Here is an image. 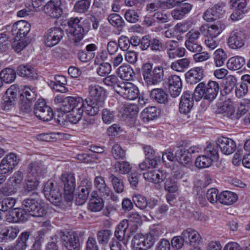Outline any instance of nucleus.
Returning a JSON list of instances; mask_svg holds the SVG:
<instances>
[{
	"instance_id": "nucleus-1",
	"label": "nucleus",
	"mask_w": 250,
	"mask_h": 250,
	"mask_svg": "<svg viewBox=\"0 0 250 250\" xmlns=\"http://www.w3.org/2000/svg\"><path fill=\"white\" fill-rule=\"evenodd\" d=\"M89 97L84 101L86 106V114L95 115L100 109L103 107L104 104L105 91L104 88L97 84L91 85L88 87Z\"/></svg>"
},
{
	"instance_id": "nucleus-2",
	"label": "nucleus",
	"mask_w": 250,
	"mask_h": 250,
	"mask_svg": "<svg viewBox=\"0 0 250 250\" xmlns=\"http://www.w3.org/2000/svg\"><path fill=\"white\" fill-rule=\"evenodd\" d=\"M65 101L67 104L62 110L64 112H69L68 116L69 121L76 124L81 119L83 112L86 113V105L83 99L80 97H67Z\"/></svg>"
},
{
	"instance_id": "nucleus-3",
	"label": "nucleus",
	"mask_w": 250,
	"mask_h": 250,
	"mask_svg": "<svg viewBox=\"0 0 250 250\" xmlns=\"http://www.w3.org/2000/svg\"><path fill=\"white\" fill-rule=\"evenodd\" d=\"M83 20L82 18L79 19L78 17H71L67 22L68 26V35L75 43L83 40L90 27L88 21Z\"/></svg>"
},
{
	"instance_id": "nucleus-4",
	"label": "nucleus",
	"mask_w": 250,
	"mask_h": 250,
	"mask_svg": "<svg viewBox=\"0 0 250 250\" xmlns=\"http://www.w3.org/2000/svg\"><path fill=\"white\" fill-rule=\"evenodd\" d=\"M141 73L147 85L157 84L163 81L164 77L163 67L157 65L153 68V64L150 62L143 64Z\"/></svg>"
},
{
	"instance_id": "nucleus-5",
	"label": "nucleus",
	"mask_w": 250,
	"mask_h": 250,
	"mask_svg": "<svg viewBox=\"0 0 250 250\" xmlns=\"http://www.w3.org/2000/svg\"><path fill=\"white\" fill-rule=\"evenodd\" d=\"M219 90V84L215 81H209L207 84L200 83L194 90V99L199 101L203 98L211 102L216 98Z\"/></svg>"
},
{
	"instance_id": "nucleus-6",
	"label": "nucleus",
	"mask_w": 250,
	"mask_h": 250,
	"mask_svg": "<svg viewBox=\"0 0 250 250\" xmlns=\"http://www.w3.org/2000/svg\"><path fill=\"white\" fill-rule=\"evenodd\" d=\"M64 36V31L55 26L47 29L42 37V42L47 47H52L59 43Z\"/></svg>"
},
{
	"instance_id": "nucleus-7",
	"label": "nucleus",
	"mask_w": 250,
	"mask_h": 250,
	"mask_svg": "<svg viewBox=\"0 0 250 250\" xmlns=\"http://www.w3.org/2000/svg\"><path fill=\"white\" fill-rule=\"evenodd\" d=\"M22 207L29 216L42 217L47 213L45 206L35 199H24L22 202Z\"/></svg>"
},
{
	"instance_id": "nucleus-8",
	"label": "nucleus",
	"mask_w": 250,
	"mask_h": 250,
	"mask_svg": "<svg viewBox=\"0 0 250 250\" xmlns=\"http://www.w3.org/2000/svg\"><path fill=\"white\" fill-rule=\"evenodd\" d=\"M44 194L46 198L52 204L58 206L62 200V193L55 182L47 181L43 188Z\"/></svg>"
},
{
	"instance_id": "nucleus-9",
	"label": "nucleus",
	"mask_w": 250,
	"mask_h": 250,
	"mask_svg": "<svg viewBox=\"0 0 250 250\" xmlns=\"http://www.w3.org/2000/svg\"><path fill=\"white\" fill-rule=\"evenodd\" d=\"M94 184L101 196L104 198L110 199L115 202L119 201L118 196L114 193L111 188L106 185L103 177L96 176L94 180Z\"/></svg>"
},
{
	"instance_id": "nucleus-10",
	"label": "nucleus",
	"mask_w": 250,
	"mask_h": 250,
	"mask_svg": "<svg viewBox=\"0 0 250 250\" xmlns=\"http://www.w3.org/2000/svg\"><path fill=\"white\" fill-rule=\"evenodd\" d=\"M61 179L64 185V197L67 202H70L73 199L76 186L74 175L71 173H64L62 174Z\"/></svg>"
},
{
	"instance_id": "nucleus-11",
	"label": "nucleus",
	"mask_w": 250,
	"mask_h": 250,
	"mask_svg": "<svg viewBox=\"0 0 250 250\" xmlns=\"http://www.w3.org/2000/svg\"><path fill=\"white\" fill-rule=\"evenodd\" d=\"M61 240L67 250H79L80 241L78 235L74 231L61 232Z\"/></svg>"
},
{
	"instance_id": "nucleus-12",
	"label": "nucleus",
	"mask_w": 250,
	"mask_h": 250,
	"mask_svg": "<svg viewBox=\"0 0 250 250\" xmlns=\"http://www.w3.org/2000/svg\"><path fill=\"white\" fill-rule=\"evenodd\" d=\"M92 188V182L87 179H83L78 187L76 193V202L78 205L84 204L87 200L90 191Z\"/></svg>"
},
{
	"instance_id": "nucleus-13",
	"label": "nucleus",
	"mask_w": 250,
	"mask_h": 250,
	"mask_svg": "<svg viewBox=\"0 0 250 250\" xmlns=\"http://www.w3.org/2000/svg\"><path fill=\"white\" fill-rule=\"evenodd\" d=\"M19 160L15 153H10L6 155L0 163V174L4 175L12 173L18 165Z\"/></svg>"
},
{
	"instance_id": "nucleus-14",
	"label": "nucleus",
	"mask_w": 250,
	"mask_h": 250,
	"mask_svg": "<svg viewBox=\"0 0 250 250\" xmlns=\"http://www.w3.org/2000/svg\"><path fill=\"white\" fill-rule=\"evenodd\" d=\"M225 13V3L219 2L208 9L204 12L203 18L207 21L210 22L222 18Z\"/></svg>"
},
{
	"instance_id": "nucleus-15",
	"label": "nucleus",
	"mask_w": 250,
	"mask_h": 250,
	"mask_svg": "<svg viewBox=\"0 0 250 250\" xmlns=\"http://www.w3.org/2000/svg\"><path fill=\"white\" fill-rule=\"evenodd\" d=\"M230 7L233 10L230 19L236 21L242 19L247 13V2L246 0H230Z\"/></svg>"
},
{
	"instance_id": "nucleus-16",
	"label": "nucleus",
	"mask_w": 250,
	"mask_h": 250,
	"mask_svg": "<svg viewBox=\"0 0 250 250\" xmlns=\"http://www.w3.org/2000/svg\"><path fill=\"white\" fill-rule=\"evenodd\" d=\"M61 5V0H50L44 6L43 11L52 19H59L63 13Z\"/></svg>"
},
{
	"instance_id": "nucleus-17",
	"label": "nucleus",
	"mask_w": 250,
	"mask_h": 250,
	"mask_svg": "<svg viewBox=\"0 0 250 250\" xmlns=\"http://www.w3.org/2000/svg\"><path fill=\"white\" fill-rule=\"evenodd\" d=\"M30 24L25 21H19L12 26L11 33L16 40L27 39L26 36L30 30Z\"/></svg>"
},
{
	"instance_id": "nucleus-18",
	"label": "nucleus",
	"mask_w": 250,
	"mask_h": 250,
	"mask_svg": "<svg viewBox=\"0 0 250 250\" xmlns=\"http://www.w3.org/2000/svg\"><path fill=\"white\" fill-rule=\"evenodd\" d=\"M194 95L191 92L188 91L184 92L180 100L179 104V111L180 113L187 114H188L194 105Z\"/></svg>"
},
{
	"instance_id": "nucleus-19",
	"label": "nucleus",
	"mask_w": 250,
	"mask_h": 250,
	"mask_svg": "<svg viewBox=\"0 0 250 250\" xmlns=\"http://www.w3.org/2000/svg\"><path fill=\"white\" fill-rule=\"evenodd\" d=\"M119 92L125 99L129 100H134L138 97L139 90L137 86L132 83H122L120 86Z\"/></svg>"
},
{
	"instance_id": "nucleus-20",
	"label": "nucleus",
	"mask_w": 250,
	"mask_h": 250,
	"mask_svg": "<svg viewBox=\"0 0 250 250\" xmlns=\"http://www.w3.org/2000/svg\"><path fill=\"white\" fill-rule=\"evenodd\" d=\"M245 39L244 32L241 30H235L230 33L228 44L232 49L240 48L244 45Z\"/></svg>"
},
{
	"instance_id": "nucleus-21",
	"label": "nucleus",
	"mask_w": 250,
	"mask_h": 250,
	"mask_svg": "<svg viewBox=\"0 0 250 250\" xmlns=\"http://www.w3.org/2000/svg\"><path fill=\"white\" fill-rule=\"evenodd\" d=\"M216 144L221 152L226 155H229L234 152L236 148L235 142L231 139L222 137L219 138Z\"/></svg>"
},
{
	"instance_id": "nucleus-22",
	"label": "nucleus",
	"mask_w": 250,
	"mask_h": 250,
	"mask_svg": "<svg viewBox=\"0 0 250 250\" xmlns=\"http://www.w3.org/2000/svg\"><path fill=\"white\" fill-rule=\"evenodd\" d=\"M225 28V25L221 21L209 26H202L200 29L205 36L210 38H215L218 36Z\"/></svg>"
},
{
	"instance_id": "nucleus-23",
	"label": "nucleus",
	"mask_w": 250,
	"mask_h": 250,
	"mask_svg": "<svg viewBox=\"0 0 250 250\" xmlns=\"http://www.w3.org/2000/svg\"><path fill=\"white\" fill-rule=\"evenodd\" d=\"M168 90L171 97L176 98L179 95L182 91V83L180 77L176 75H172L168 77Z\"/></svg>"
},
{
	"instance_id": "nucleus-24",
	"label": "nucleus",
	"mask_w": 250,
	"mask_h": 250,
	"mask_svg": "<svg viewBox=\"0 0 250 250\" xmlns=\"http://www.w3.org/2000/svg\"><path fill=\"white\" fill-rule=\"evenodd\" d=\"M185 75L188 83L191 84H196L204 78V70L202 67H194L187 72Z\"/></svg>"
},
{
	"instance_id": "nucleus-25",
	"label": "nucleus",
	"mask_w": 250,
	"mask_h": 250,
	"mask_svg": "<svg viewBox=\"0 0 250 250\" xmlns=\"http://www.w3.org/2000/svg\"><path fill=\"white\" fill-rule=\"evenodd\" d=\"M18 89L14 85H11L3 96L2 106L4 110H9L14 105L17 98Z\"/></svg>"
},
{
	"instance_id": "nucleus-26",
	"label": "nucleus",
	"mask_w": 250,
	"mask_h": 250,
	"mask_svg": "<svg viewBox=\"0 0 250 250\" xmlns=\"http://www.w3.org/2000/svg\"><path fill=\"white\" fill-rule=\"evenodd\" d=\"M182 235L185 238L186 243L193 246L198 245L202 240L199 232L191 228L185 229L182 232Z\"/></svg>"
},
{
	"instance_id": "nucleus-27",
	"label": "nucleus",
	"mask_w": 250,
	"mask_h": 250,
	"mask_svg": "<svg viewBox=\"0 0 250 250\" xmlns=\"http://www.w3.org/2000/svg\"><path fill=\"white\" fill-rule=\"evenodd\" d=\"M193 5L189 3H181L171 11L172 17L175 20H182L189 13Z\"/></svg>"
},
{
	"instance_id": "nucleus-28",
	"label": "nucleus",
	"mask_w": 250,
	"mask_h": 250,
	"mask_svg": "<svg viewBox=\"0 0 250 250\" xmlns=\"http://www.w3.org/2000/svg\"><path fill=\"white\" fill-rule=\"evenodd\" d=\"M235 108L233 103L230 101H225L218 108V112L223 114L225 117H228L231 120H238L236 113H235Z\"/></svg>"
},
{
	"instance_id": "nucleus-29",
	"label": "nucleus",
	"mask_w": 250,
	"mask_h": 250,
	"mask_svg": "<svg viewBox=\"0 0 250 250\" xmlns=\"http://www.w3.org/2000/svg\"><path fill=\"white\" fill-rule=\"evenodd\" d=\"M26 211L22 208H14L8 215H6V220L11 223H17L21 221L28 219V214Z\"/></svg>"
},
{
	"instance_id": "nucleus-30",
	"label": "nucleus",
	"mask_w": 250,
	"mask_h": 250,
	"mask_svg": "<svg viewBox=\"0 0 250 250\" xmlns=\"http://www.w3.org/2000/svg\"><path fill=\"white\" fill-rule=\"evenodd\" d=\"M143 176L146 180L157 184L164 181L167 178V174L163 171L153 170L144 173Z\"/></svg>"
},
{
	"instance_id": "nucleus-31",
	"label": "nucleus",
	"mask_w": 250,
	"mask_h": 250,
	"mask_svg": "<svg viewBox=\"0 0 250 250\" xmlns=\"http://www.w3.org/2000/svg\"><path fill=\"white\" fill-rule=\"evenodd\" d=\"M20 231L18 227H8L0 231V242L14 240Z\"/></svg>"
},
{
	"instance_id": "nucleus-32",
	"label": "nucleus",
	"mask_w": 250,
	"mask_h": 250,
	"mask_svg": "<svg viewBox=\"0 0 250 250\" xmlns=\"http://www.w3.org/2000/svg\"><path fill=\"white\" fill-rule=\"evenodd\" d=\"M31 234V232L30 231L22 232L16 241L14 247H9V248L13 250H26L28 246L27 241Z\"/></svg>"
},
{
	"instance_id": "nucleus-33",
	"label": "nucleus",
	"mask_w": 250,
	"mask_h": 250,
	"mask_svg": "<svg viewBox=\"0 0 250 250\" xmlns=\"http://www.w3.org/2000/svg\"><path fill=\"white\" fill-rule=\"evenodd\" d=\"M29 175L39 179L45 173L46 167L41 162H34L29 165Z\"/></svg>"
},
{
	"instance_id": "nucleus-34",
	"label": "nucleus",
	"mask_w": 250,
	"mask_h": 250,
	"mask_svg": "<svg viewBox=\"0 0 250 250\" xmlns=\"http://www.w3.org/2000/svg\"><path fill=\"white\" fill-rule=\"evenodd\" d=\"M237 199V195L230 191H223L219 194V202L225 205H232L236 202Z\"/></svg>"
},
{
	"instance_id": "nucleus-35",
	"label": "nucleus",
	"mask_w": 250,
	"mask_h": 250,
	"mask_svg": "<svg viewBox=\"0 0 250 250\" xmlns=\"http://www.w3.org/2000/svg\"><path fill=\"white\" fill-rule=\"evenodd\" d=\"M104 207V201L99 197L97 192L93 191L91 193L90 203L89 204V209L94 212L100 211Z\"/></svg>"
},
{
	"instance_id": "nucleus-36",
	"label": "nucleus",
	"mask_w": 250,
	"mask_h": 250,
	"mask_svg": "<svg viewBox=\"0 0 250 250\" xmlns=\"http://www.w3.org/2000/svg\"><path fill=\"white\" fill-rule=\"evenodd\" d=\"M175 158L178 162L185 167H188L191 164L192 158L184 149H180L175 152Z\"/></svg>"
},
{
	"instance_id": "nucleus-37",
	"label": "nucleus",
	"mask_w": 250,
	"mask_h": 250,
	"mask_svg": "<svg viewBox=\"0 0 250 250\" xmlns=\"http://www.w3.org/2000/svg\"><path fill=\"white\" fill-rule=\"evenodd\" d=\"M118 73L120 77L125 81L133 79L135 73L132 68L128 64H123L118 69Z\"/></svg>"
},
{
	"instance_id": "nucleus-38",
	"label": "nucleus",
	"mask_w": 250,
	"mask_h": 250,
	"mask_svg": "<svg viewBox=\"0 0 250 250\" xmlns=\"http://www.w3.org/2000/svg\"><path fill=\"white\" fill-rule=\"evenodd\" d=\"M150 97L159 104H166L168 102V95L162 88H155L151 91Z\"/></svg>"
},
{
	"instance_id": "nucleus-39",
	"label": "nucleus",
	"mask_w": 250,
	"mask_h": 250,
	"mask_svg": "<svg viewBox=\"0 0 250 250\" xmlns=\"http://www.w3.org/2000/svg\"><path fill=\"white\" fill-rule=\"evenodd\" d=\"M36 88L32 86H25L20 93V99L34 102L37 98Z\"/></svg>"
},
{
	"instance_id": "nucleus-40",
	"label": "nucleus",
	"mask_w": 250,
	"mask_h": 250,
	"mask_svg": "<svg viewBox=\"0 0 250 250\" xmlns=\"http://www.w3.org/2000/svg\"><path fill=\"white\" fill-rule=\"evenodd\" d=\"M128 227V220H122L116 227L114 235L116 239L120 241H125V237L126 229Z\"/></svg>"
},
{
	"instance_id": "nucleus-41",
	"label": "nucleus",
	"mask_w": 250,
	"mask_h": 250,
	"mask_svg": "<svg viewBox=\"0 0 250 250\" xmlns=\"http://www.w3.org/2000/svg\"><path fill=\"white\" fill-rule=\"evenodd\" d=\"M18 74L29 80L35 77L36 73L32 67L29 65H21L17 68Z\"/></svg>"
},
{
	"instance_id": "nucleus-42",
	"label": "nucleus",
	"mask_w": 250,
	"mask_h": 250,
	"mask_svg": "<svg viewBox=\"0 0 250 250\" xmlns=\"http://www.w3.org/2000/svg\"><path fill=\"white\" fill-rule=\"evenodd\" d=\"M245 64V59L237 56L231 57L228 60L227 67L229 70H236L240 69Z\"/></svg>"
},
{
	"instance_id": "nucleus-43",
	"label": "nucleus",
	"mask_w": 250,
	"mask_h": 250,
	"mask_svg": "<svg viewBox=\"0 0 250 250\" xmlns=\"http://www.w3.org/2000/svg\"><path fill=\"white\" fill-rule=\"evenodd\" d=\"M159 112L156 107H146L141 113V116L144 122L153 120L158 117Z\"/></svg>"
},
{
	"instance_id": "nucleus-44",
	"label": "nucleus",
	"mask_w": 250,
	"mask_h": 250,
	"mask_svg": "<svg viewBox=\"0 0 250 250\" xmlns=\"http://www.w3.org/2000/svg\"><path fill=\"white\" fill-rule=\"evenodd\" d=\"M132 246L134 250H147L145 241L143 240V234L137 233L133 237L132 242Z\"/></svg>"
},
{
	"instance_id": "nucleus-45",
	"label": "nucleus",
	"mask_w": 250,
	"mask_h": 250,
	"mask_svg": "<svg viewBox=\"0 0 250 250\" xmlns=\"http://www.w3.org/2000/svg\"><path fill=\"white\" fill-rule=\"evenodd\" d=\"M0 76L3 82L11 83L16 78V73L15 70L12 68H6L0 71Z\"/></svg>"
},
{
	"instance_id": "nucleus-46",
	"label": "nucleus",
	"mask_w": 250,
	"mask_h": 250,
	"mask_svg": "<svg viewBox=\"0 0 250 250\" xmlns=\"http://www.w3.org/2000/svg\"><path fill=\"white\" fill-rule=\"evenodd\" d=\"M112 232L109 229H101L97 232L98 243L103 246L106 245L112 236Z\"/></svg>"
},
{
	"instance_id": "nucleus-47",
	"label": "nucleus",
	"mask_w": 250,
	"mask_h": 250,
	"mask_svg": "<svg viewBox=\"0 0 250 250\" xmlns=\"http://www.w3.org/2000/svg\"><path fill=\"white\" fill-rule=\"evenodd\" d=\"M91 3V0H80L77 1L74 6V10L80 14L88 12Z\"/></svg>"
},
{
	"instance_id": "nucleus-48",
	"label": "nucleus",
	"mask_w": 250,
	"mask_h": 250,
	"mask_svg": "<svg viewBox=\"0 0 250 250\" xmlns=\"http://www.w3.org/2000/svg\"><path fill=\"white\" fill-rule=\"evenodd\" d=\"M113 167L116 172L122 174L128 173L131 169L129 163L126 161L117 162L114 165Z\"/></svg>"
},
{
	"instance_id": "nucleus-49",
	"label": "nucleus",
	"mask_w": 250,
	"mask_h": 250,
	"mask_svg": "<svg viewBox=\"0 0 250 250\" xmlns=\"http://www.w3.org/2000/svg\"><path fill=\"white\" fill-rule=\"evenodd\" d=\"M218 147L217 144H209L205 149V155L209 157L212 161H217L219 158Z\"/></svg>"
},
{
	"instance_id": "nucleus-50",
	"label": "nucleus",
	"mask_w": 250,
	"mask_h": 250,
	"mask_svg": "<svg viewBox=\"0 0 250 250\" xmlns=\"http://www.w3.org/2000/svg\"><path fill=\"white\" fill-rule=\"evenodd\" d=\"M107 20L112 25L117 28H122L125 25V22L119 14L113 13L110 14Z\"/></svg>"
},
{
	"instance_id": "nucleus-51",
	"label": "nucleus",
	"mask_w": 250,
	"mask_h": 250,
	"mask_svg": "<svg viewBox=\"0 0 250 250\" xmlns=\"http://www.w3.org/2000/svg\"><path fill=\"white\" fill-rule=\"evenodd\" d=\"M190 64L189 59L187 58L180 59L171 63V67L175 71L182 72L185 69L188 68Z\"/></svg>"
},
{
	"instance_id": "nucleus-52",
	"label": "nucleus",
	"mask_w": 250,
	"mask_h": 250,
	"mask_svg": "<svg viewBox=\"0 0 250 250\" xmlns=\"http://www.w3.org/2000/svg\"><path fill=\"white\" fill-rule=\"evenodd\" d=\"M111 153L115 160H124L125 158V151L119 144H115L113 145Z\"/></svg>"
},
{
	"instance_id": "nucleus-53",
	"label": "nucleus",
	"mask_w": 250,
	"mask_h": 250,
	"mask_svg": "<svg viewBox=\"0 0 250 250\" xmlns=\"http://www.w3.org/2000/svg\"><path fill=\"white\" fill-rule=\"evenodd\" d=\"M109 179L111 181L114 190L118 193H122L124 189V186L122 180L113 174H109Z\"/></svg>"
},
{
	"instance_id": "nucleus-54",
	"label": "nucleus",
	"mask_w": 250,
	"mask_h": 250,
	"mask_svg": "<svg viewBox=\"0 0 250 250\" xmlns=\"http://www.w3.org/2000/svg\"><path fill=\"white\" fill-rule=\"evenodd\" d=\"M212 161L209 157L207 155H203L198 156L195 162L196 167L200 168H204L208 167L210 166L212 163Z\"/></svg>"
},
{
	"instance_id": "nucleus-55",
	"label": "nucleus",
	"mask_w": 250,
	"mask_h": 250,
	"mask_svg": "<svg viewBox=\"0 0 250 250\" xmlns=\"http://www.w3.org/2000/svg\"><path fill=\"white\" fill-rule=\"evenodd\" d=\"M214 60L216 66H222L227 58V55L225 51L222 49L216 50L214 53Z\"/></svg>"
},
{
	"instance_id": "nucleus-56",
	"label": "nucleus",
	"mask_w": 250,
	"mask_h": 250,
	"mask_svg": "<svg viewBox=\"0 0 250 250\" xmlns=\"http://www.w3.org/2000/svg\"><path fill=\"white\" fill-rule=\"evenodd\" d=\"M250 109V100L248 99H243L240 103L236 112L237 119H240L243 115L248 112Z\"/></svg>"
},
{
	"instance_id": "nucleus-57",
	"label": "nucleus",
	"mask_w": 250,
	"mask_h": 250,
	"mask_svg": "<svg viewBox=\"0 0 250 250\" xmlns=\"http://www.w3.org/2000/svg\"><path fill=\"white\" fill-rule=\"evenodd\" d=\"M140 12L138 10L129 9L125 11L124 17L128 22L136 23L140 20Z\"/></svg>"
},
{
	"instance_id": "nucleus-58",
	"label": "nucleus",
	"mask_w": 250,
	"mask_h": 250,
	"mask_svg": "<svg viewBox=\"0 0 250 250\" xmlns=\"http://www.w3.org/2000/svg\"><path fill=\"white\" fill-rule=\"evenodd\" d=\"M95 64L98 65L96 68V72L100 76H106L111 71V65L108 62H102Z\"/></svg>"
},
{
	"instance_id": "nucleus-59",
	"label": "nucleus",
	"mask_w": 250,
	"mask_h": 250,
	"mask_svg": "<svg viewBox=\"0 0 250 250\" xmlns=\"http://www.w3.org/2000/svg\"><path fill=\"white\" fill-rule=\"evenodd\" d=\"M115 111L108 108H104L102 112V117L103 122L105 124L112 123L115 118Z\"/></svg>"
},
{
	"instance_id": "nucleus-60",
	"label": "nucleus",
	"mask_w": 250,
	"mask_h": 250,
	"mask_svg": "<svg viewBox=\"0 0 250 250\" xmlns=\"http://www.w3.org/2000/svg\"><path fill=\"white\" fill-rule=\"evenodd\" d=\"M16 203V199L9 197L0 201V210L3 212L7 211L12 209Z\"/></svg>"
},
{
	"instance_id": "nucleus-61",
	"label": "nucleus",
	"mask_w": 250,
	"mask_h": 250,
	"mask_svg": "<svg viewBox=\"0 0 250 250\" xmlns=\"http://www.w3.org/2000/svg\"><path fill=\"white\" fill-rule=\"evenodd\" d=\"M13 40L12 47L18 53L23 50L29 43V40L27 39L16 40L15 37H13Z\"/></svg>"
},
{
	"instance_id": "nucleus-62",
	"label": "nucleus",
	"mask_w": 250,
	"mask_h": 250,
	"mask_svg": "<svg viewBox=\"0 0 250 250\" xmlns=\"http://www.w3.org/2000/svg\"><path fill=\"white\" fill-rule=\"evenodd\" d=\"M149 48L154 52H161L166 49L165 45L162 41L157 38H152L150 42Z\"/></svg>"
},
{
	"instance_id": "nucleus-63",
	"label": "nucleus",
	"mask_w": 250,
	"mask_h": 250,
	"mask_svg": "<svg viewBox=\"0 0 250 250\" xmlns=\"http://www.w3.org/2000/svg\"><path fill=\"white\" fill-rule=\"evenodd\" d=\"M236 79L232 76H229L226 79L224 83L223 92L225 94L229 93L236 85Z\"/></svg>"
},
{
	"instance_id": "nucleus-64",
	"label": "nucleus",
	"mask_w": 250,
	"mask_h": 250,
	"mask_svg": "<svg viewBox=\"0 0 250 250\" xmlns=\"http://www.w3.org/2000/svg\"><path fill=\"white\" fill-rule=\"evenodd\" d=\"M44 232L40 230L34 235V242L30 250H41L42 243L43 242Z\"/></svg>"
}]
</instances>
